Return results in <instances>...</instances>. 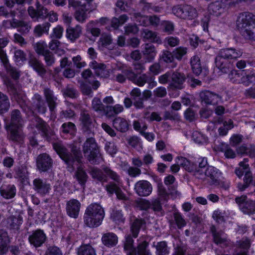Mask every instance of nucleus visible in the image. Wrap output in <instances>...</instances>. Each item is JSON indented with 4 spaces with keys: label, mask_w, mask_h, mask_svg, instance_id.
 Instances as JSON below:
<instances>
[{
    "label": "nucleus",
    "mask_w": 255,
    "mask_h": 255,
    "mask_svg": "<svg viewBox=\"0 0 255 255\" xmlns=\"http://www.w3.org/2000/svg\"><path fill=\"white\" fill-rule=\"evenodd\" d=\"M26 14V9L21 7H17L9 11L4 6H0V17L7 18L10 17V19L4 20L2 22L3 26L6 28H19L17 31L22 35L27 34L31 29V24L29 22L23 20L17 19V16L19 19L22 18Z\"/></svg>",
    "instance_id": "f257e3e1"
},
{
    "label": "nucleus",
    "mask_w": 255,
    "mask_h": 255,
    "mask_svg": "<svg viewBox=\"0 0 255 255\" xmlns=\"http://www.w3.org/2000/svg\"><path fill=\"white\" fill-rule=\"evenodd\" d=\"M242 54L243 52L241 50L234 48L222 49L215 58L216 66L221 73L227 74L233 69L232 60L240 57Z\"/></svg>",
    "instance_id": "f03ea898"
},
{
    "label": "nucleus",
    "mask_w": 255,
    "mask_h": 255,
    "mask_svg": "<svg viewBox=\"0 0 255 255\" xmlns=\"http://www.w3.org/2000/svg\"><path fill=\"white\" fill-rule=\"evenodd\" d=\"M236 24L245 39L255 41V15L250 12H241L238 16Z\"/></svg>",
    "instance_id": "7ed1b4c3"
},
{
    "label": "nucleus",
    "mask_w": 255,
    "mask_h": 255,
    "mask_svg": "<svg viewBox=\"0 0 255 255\" xmlns=\"http://www.w3.org/2000/svg\"><path fill=\"white\" fill-rule=\"evenodd\" d=\"M53 147L68 167H71L73 169L74 165L76 162L78 163L81 162L82 155L80 148L74 144L70 145V152L59 142L53 143Z\"/></svg>",
    "instance_id": "20e7f679"
},
{
    "label": "nucleus",
    "mask_w": 255,
    "mask_h": 255,
    "mask_svg": "<svg viewBox=\"0 0 255 255\" xmlns=\"http://www.w3.org/2000/svg\"><path fill=\"white\" fill-rule=\"evenodd\" d=\"M105 217L103 207L99 204L92 203L86 208L83 217L84 224L90 228H96L102 223Z\"/></svg>",
    "instance_id": "39448f33"
},
{
    "label": "nucleus",
    "mask_w": 255,
    "mask_h": 255,
    "mask_svg": "<svg viewBox=\"0 0 255 255\" xmlns=\"http://www.w3.org/2000/svg\"><path fill=\"white\" fill-rule=\"evenodd\" d=\"M83 152L91 164H99L103 160L99 147L93 137L87 139L83 146Z\"/></svg>",
    "instance_id": "423d86ee"
},
{
    "label": "nucleus",
    "mask_w": 255,
    "mask_h": 255,
    "mask_svg": "<svg viewBox=\"0 0 255 255\" xmlns=\"http://www.w3.org/2000/svg\"><path fill=\"white\" fill-rule=\"evenodd\" d=\"M176 162L177 164H173L170 167V170L173 173L178 172L180 169V165H181L189 172H194L195 171L194 175L198 178H201V176H203V174L200 173V170H196L194 165L186 158L178 157L176 158Z\"/></svg>",
    "instance_id": "0eeeda50"
},
{
    "label": "nucleus",
    "mask_w": 255,
    "mask_h": 255,
    "mask_svg": "<svg viewBox=\"0 0 255 255\" xmlns=\"http://www.w3.org/2000/svg\"><path fill=\"white\" fill-rule=\"evenodd\" d=\"M172 12L177 17L182 19H192L197 16L196 9L190 5L174 6Z\"/></svg>",
    "instance_id": "6e6552de"
},
{
    "label": "nucleus",
    "mask_w": 255,
    "mask_h": 255,
    "mask_svg": "<svg viewBox=\"0 0 255 255\" xmlns=\"http://www.w3.org/2000/svg\"><path fill=\"white\" fill-rule=\"evenodd\" d=\"M35 5V8L33 6H29L27 8V12L30 18L36 21L46 19L49 9L41 4L38 0L36 1Z\"/></svg>",
    "instance_id": "1a4fd4ad"
},
{
    "label": "nucleus",
    "mask_w": 255,
    "mask_h": 255,
    "mask_svg": "<svg viewBox=\"0 0 255 255\" xmlns=\"http://www.w3.org/2000/svg\"><path fill=\"white\" fill-rule=\"evenodd\" d=\"M4 83L10 94L13 95L14 100L17 101L21 108L25 111L27 107L25 104V95L17 90L15 85L10 79H6Z\"/></svg>",
    "instance_id": "9d476101"
},
{
    "label": "nucleus",
    "mask_w": 255,
    "mask_h": 255,
    "mask_svg": "<svg viewBox=\"0 0 255 255\" xmlns=\"http://www.w3.org/2000/svg\"><path fill=\"white\" fill-rule=\"evenodd\" d=\"M33 189L40 196L44 197L49 195L52 186L47 179L38 177L33 181Z\"/></svg>",
    "instance_id": "9b49d317"
},
{
    "label": "nucleus",
    "mask_w": 255,
    "mask_h": 255,
    "mask_svg": "<svg viewBox=\"0 0 255 255\" xmlns=\"http://www.w3.org/2000/svg\"><path fill=\"white\" fill-rule=\"evenodd\" d=\"M205 175L210 185H219L222 177V173L220 170L212 166H209L207 168Z\"/></svg>",
    "instance_id": "f8f14e48"
},
{
    "label": "nucleus",
    "mask_w": 255,
    "mask_h": 255,
    "mask_svg": "<svg viewBox=\"0 0 255 255\" xmlns=\"http://www.w3.org/2000/svg\"><path fill=\"white\" fill-rule=\"evenodd\" d=\"M104 173L106 174L107 178L108 177L112 180L113 182H110L106 185V190H111L114 186H123V181L120 176L115 171L112 170L109 167H104L103 168Z\"/></svg>",
    "instance_id": "ddd939ff"
},
{
    "label": "nucleus",
    "mask_w": 255,
    "mask_h": 255,
    "mask_svg": "<svg viewBox=\"0 0 255 255\" xmlns=\"http://www.w3.org/2000/svg\"><path fill=\"white\" fill-rule=\"evenodd\" d=\"M53 160L47 153L39 155L36 159V166L40 172H46L52 166Z\"/></svg>",
    "instance_id": "4468645a"
},
{
    "label": "nucleus",
    "mask_w": 255,
    "mask_h": 255,
    "mask_svg": "<svg viewBox=\"0 0 255 255\" xmlns=\"http://www.w3.org/2000/svg\"><path fill=\"white\" fill-rule=\"evenodd\" d=\"M186 79L184 73L177 71L173 72L171 74V80L168 87L172 90H181L184 88L183 85Z\"/></svg>",
    "instance_id": "2eb2a0df"
},
{
    "label": "nucleus",
    "mask_w": 255,
    "mask_h": 255,
    "mask_svg": "<svg viewBox=\"0 0 255 255\" xmlns=\"http://www.w3.org/2000/svg\"><path fill=\"white\" fill-rule=\"evenodd\" d=\"M43 91V95L49 111L53 114L55 112L56 107L58 105V98L54 95L53 91L49 88L44 87Z\"/></svg>",
    "instance_id": "dca6fc26"
},
{
    "label": "nucleus",
    "mask_w": 255,
    "mask_h": 255,
    "mask_svg": "<svg viewBox=\"0 0 255 255\" xmlns=\"http://www.w3.org/2000/svg\"><path fill=\"white\" fill-rule=\"evenodd\" d=\"M47 239L46 234L41 229H37L33 231L28 237L30 244L35 248L41 247L46 241Z\"/></svg>",
    "instance_id": "f3484780"
},
{
    "label": "nucleus",
    "mask_w": 255,
    "mask_h": 255,
    "mask_svg": "<svg viewBox=\"0 0 255 255\" xmlns=\"http://www.w3.org/2000/svg\"><path fill=\"white\" fill-rule=\"evenodd\" d=\"M199 97L201 102L206 105H216L222 100L220 95L208 90L201 92Z\"/></svg>",
    "instance_id": "a211bd4d"
},
{
    "label": "nucleus",
    "mask_w": 255,
    "mask_h": 255,
    "mask_svg": "<svg viewBox=\"0 0 255 255\" xmlns=\"http://www.w3.org/2000/svg\"><path fill=\"white\" fill-rule=\"evenodd\" d=\"M29 66L31 67L37 74L42 78H43L47 73L45 66L35 56H29L28 61Z\"/></svg>",
    "instance_id": "6ab92c4d"
},
{
    "label": "nucleus",
    "mask_w": 255,
    "mask_h": 255,
    "mask_svg": "<svg viewBox=\"0 0 255 255\" xmlns=\"http://www.w3.org/2000/svg\"><path fill=\"white\" fill-rule=\"evenodd\" d=\"M81 203L77 199H72L66 202V213L71 218L74 219L78 218Z\"/></svg>",
    "instance_id": "aec40b11"
},
{
    "label": "nucleus",
    "mask_w": 255,
    "mask_h": 255,
    "mask_svg": "<svg viewBox=\"0 0 255 255\" xmlns=\"http://www.w3.org/2000/svg\"><path fill=\"white\" fill-rule=\"evenodd\" d=\"M135 192L140 196H147L152 191L151 184L146 180H140L134 185Z\"/></svg>",
    "instance_id": "412c9836"
},
{
    "label": "nucleus",
    "mask_w": 255,
    "mask_h": 255,
    "mask_svg": "<svg viewBox=\"0 0 255 255\" xmlns=\"http://www.w3.org/2000/svg\"><path fill=\"white\" fill-rule=\"evenodd\" d=\"M32 106L33 109L39 114H44L47 111L45 102L39 94H35L32 98Z\"/></svg>",
    "instance_id": "4be33fe9"
},
{
    "label": "nucleus",
    "mask_w": 255,
    "mask_h": 255,
    "mask_svg": "<svg viewBox=\"0 0 255 255\" xmlns=\"http://www.w3.org/2000/svg\"><path fill=\"white\" fill-rule=\"evenodd\" d=\"M91 68L94 70L95 74L101 78H108L110 76V72L106 65L93 61L90 64Z\"/></svg>",
    "instance_id": "5701e85b"
},
{
    "label": "nucleus",
    "mask_w": 255,
    "mask_h": 255,
    "mask_svg": "<svg viewBox=\"0 0 255 255\" xmlns=\"http://www.w3.org/2000/svg\"><path fill=\"white\" fill-rule=\"evenodd\" d=\"M141 53L148 62L152 61L157 54L155 47L151 43H147L142 46Z\"/></svg>",
    "instance_id": "b1692460"
},
{
    "label": "nucleus",
    "mask_w": 255,
    "mask_h": 255,
    "mask_svg": "<svg viewBox=\"0 0 255 255\" xmlns=\"http://www.w3.org/2000/svg\"><path fill=\"white\" fill-rule=\"evenodd\" d=\"M7 137L14 142L21 143L25 138L21 128H7Z\"/></svg>",
    "instance_id": "393cba45"
},
{
    "label": "nucleus",
    "mask_w": 255,
    "mask_h": 255,
    "mask_svg": "<svg viewBox=\"0 0 255 255\" xmlns=\"http://www.w3.org/2000/svg\"><path fill=\"white\" fill-rule=\"evenodd\" d=\"M137 241L138 243L135 248L137 255H152L148 249L149 242L147 241L145 237H140Z\"/></svg>",
    "instance_id": "a878e982"
},
{
    "label": "nucleus",
    "mask_w": 255,
    "mask_h": 255,
    "mask_svg": "<svg viewBox=\"0 0 255 255\" xmlns=\"http://www.w3.org/2000/svg\"><path fill=\"white\" fill-rule=\"evenodd\" d=\"M24 120L21 117L20 112L18 110H14L11 112V119L9 125L5 128H21L23 126Z\"/></svg>",
    "instance_id": "bb28decb"
},
{
    "label": "nucleus",
    "mask_w": 255,
    "mask_h": 255,
    "mask_svg": "<svg viewBox=\"0 0 255 255\" xmlns=\"http://www.w3.org/2000/svg\"><path fill=\"white\" fill-rule=\"evenodd\" d=\"M141 36L144 41H149L157 44L162 43L161 38L155 31L147 29H143L141 32Z\"/></svg>",
    "instance_id": "cd10ccee"
},
{
    "label": "nucleus",
    "mask_w": 255,
    "mask_h": 255,
    "mask_svg": "<svg viewBox=\"0 0 255 255\" xmlns=\"http://www.w3.org/2000/svg\"><path fill=\"white\" fill-rule=\"evenodd\" d=\"M4 67L5 68L7 73L14 81H17L20 76L21 72L16 68L11 66L9 60L6 59L1 61Z\"/></svg>",
    "instance_id": "c85d7f7f"
},
{
    "label": "nucleus",
    "mask_w": 255,
    "mask_h": 255,
    "mask_svg": "<svg viewBox=\"0 0 255 255\" xmlns=\"http://www.w3.org/2000/svg\"><path fill=\"white\" fill-rule=\"evenodd\" d=\"M16 190L14 185H2L0 188V194L4 199H10L15 196Z\"/></svg>",
    "instance_id": "c756f323"
},
{
    "label": "nucleus",
    "mask_w": 255,
    "mask_h": 255,
    "mask_svg": "<svg viewBox=\"0 0 255 255\" xmlns=\"http://www.w3.org/2000/svg\"><path fill=\"white\" fill-rule=\"evenodd\" d=\"M82 33V27L79 25L75 27L69 26L66 29V37L72 42L75 41L80 36Z\"/></svg>",
    "instance_id": "7c9ffc66"
},
{
    "label": "nucleus",
    "mask_w": 255,
    "mask_h": 255,
    "mask_svg": "<svg viewBox=\"0 0 255 255\" xmlns=\"http://www.w3.org/2000/svg\"><path fill=\"white\" fill-rule=\"evenodd\" d=\"M103 244L108 247H113L118 243V237L113 233H107L103 234L102 237Z\"/></svg>",
    "instance_id": "2f4dec72"
},
{
    "label": "nucleus",
    "mask_w": 255,
    "mask_h": 255,
    "mask_svg": "<svg viewBox=\"0 0 255 255\" xmlns=\"http://www.w3.org/2000/svg\"><path fill=\"white\" fill-rule=\"evenodd\" d=\"M80 120L85 128L95 127L97 126L95 120L92 119L86 111H83L81 114Z\"/></svg>",
    "instance_id": "473e14b6"
},
{
    "label": "nucleus",
    "mask_w": 255,
    "mask_h": 255,
    "mask_svg": "<svg viewBox=\"0 0 255 255\" xmlns=\"http://www.w3.org/2000/svg\"><path fill=\"white\" fill-rule=\"evenodd\" d=\"M253 177L251 172H247L245 173L243 179V183H239L238 184V188L240 191H244L249 186L254 185Z\"/></svg>",
    "instance_id": "72a5a7b5"
},
{
    "label": "nucleus",
    "mask_w": 255,
    "mask_h": 255,
    "mask_svg": "<svg viewBox=\"0 0 255 255\" xmlns=\"http://www.w3.org/2000/svg\"><path fill=\"white\" fill-rule=\"evenodd\" d=\"M89 173L93 178L102 183L107 182L108 181L106 174L103 169L101 170L97 167H92Z\"/></svg>",
    "instance_id": "f704fd0d"
},
{
    "label": "nucleus",
    "mask_w": 255,
    "mask_h": 255,
    "mask_svg": "<svg viewBox=\"0 0 255 255\" xmlns=\"http://www.w3.org/2000/svg\"><path fill=\"white\" fill-rule=\"evenodd\" d=\"M7 224L8 227L13 230H18L23 222V218L21 216H11L7 219Z\"/></svg>",
    "instance_id": "c9c22d12"
},
{
    "label": "nucleus",
    "mask_w": 255,
    "mask_h": 255,
    "mask_svg": "<svg viewBox=\"0 0 255 255\" xmlns=\"http://www.w3.org/2000/svg\"><path fill=\"white\" fill-rule=\"evenodd\" d=\"M210 230L213 237L214 242L216 244L221 245L226 243L227 239L224 237L222 231H217L214 226L211 227Z\"/></svg>",
    "instance_id": "e433bc0d"
},
{
    "label": "nucleus",
    "mask_w": 255,
    "mask_h": 255,
    "mask_svg": "<svg viewBox=\"0 0 255 255\" xmlns=\"http://www.w3.org/2000/svg\"><path fill=\"white\" fill-rule=\"evenodd\" d=\"M134 241L130 235L126 237V241L124 244V250L126 251L127 255H137L136 249L133 247Z\"/></svg>",
    "instance_id": "4c0bfd02"
},
{
    "label": "nucleus",
    "mask_w": 255,
    "mask_h": 255,
    "mask_svg": "<svg viewBox=\"0 0 255 255\" xmlns=\"http://www.w3.org/2000/svg\"><path fill=\"white\" fill-rule=\"evenodd\" d=\"M51 25L50 23L48 21L37 24L33 30L34 34L38 37L41 36L43 34H48Z\"/></svg>",
    "instance_id": "58836bf2"
},
{
    "label": "nucleus",
    "mask_w": 255,
    "mask_h": 255,
    "mask_svg": "<svg viewBox=\"0 0 255 255\" xmlns=\"http://www.w3.org/2000/svg\"><path fill=\"white\" fill-rule=\"evenodd\" d=\"M144 224L145 222L142 219H136L131 224L130 230L133 238H136L138 237L140 228Z\"/></svg>",
    "instance_id": "ea45409f"
},
{
    "label": "nucleus",
    "mask_w": 255,
    "mask_h": 255,
    "mask_svg": "<svg viewBox=\"0 0 255 255\" xmlns=\"http://www.w3.org/2000/svg\"><path fill=\"white\" fill-rule=\"evenodd\" d=\"M10 106V101L8 96L0 92V114H3L8 112Z\"/></svg>",
    "instance_id": "a19ab883"
},
{
    "label": "nucleus",
    "mask_w": 255,
    "mask_h": 255,
    "mask_svg": "<svg viewBox=\"0 0 255 255\" xmlns=\"http://www.w3.org/2000/svg\"><path fill=\"white\" fill-rule=\"evenodd\" d=\"M190 63L193 73L196 75H199L202 72L200 57L197 55H194L191 58Z\"/></svg>",
    "instance_id": "79ce46f5"
},
{
    "label": "nucleus",
    "mask_w": 255,
    "mask_h": 255,
    "mask_svg": "<svg viewBox=\"0 0 255 255\" xmlns=\"http://www.w3.org/2000/svg\"><path fill=\"white\" fill-rule=\"evenodd\" d=\"M75 177L79 183L82 186H84L88 178V175L86 172L81 166L77 168Z\"/></svg>",
    "instance_id": "37998d69"
},
{
    "label": "nucleus",
    "mask_w": 255,
    "mask_h": 255,
    "mask_svg": "<svg viewBox=\"0 0 255 255\" xmlns=\"http://www.w3.org/2000/svg\"><path fill=\"white\" fill-rule=\"evenodd\" d=\"M80 84L79 88L81 92L84 95L88 96L90 97H92V90L90 86V82L87 81H79Z\"/></svg>",
    "instance_id": "c03bdc74"
},
{
    "label": "nucleus",
    "mask_w": 255,
    "mask_h": 255,
    "mask_svg": "<svg viewBox=\"0 0 255 255\" xmlns=\"http://www.w3.org/2000/svg\"><path fill=\"white\" fill-rule=\"evenodd\" d=\"M77 255H96L94 249L90 245H82L79 248Z\"/></svg>",
    "instance_id": "a18cd8bd"
},
{
    "label": "nucleus",
    "mask_w": 255,
    "mask_h": 255,
    "mask_svg": "<svg viewBox=\"0 0 255 255\" xmlns=\"http://www.w3.org/2000/svg\"><path fill=\"white\" fill-rule=\"evenodd\" d=\"M122 186H114V187L112 188L111 190H109V189H108L106 191L110 195H113L115 193L117 198L120 200H127L128 198L121 189Z\"/></svg>",
    "instance_id": "49530a36"
},
{
    "label": "nucleus",
    "mask_w": 255,
    "mask_h": 255,
    "mask_svg": "<svg viewBox=\"0 0 255 255\" xmlns=\"http://www.w3.org/2000/svg\"><path fill=\"white\" fill-rule=\"evenodd\" d=\"M135 20L141 25L148 26L150 25L149 16L142 15L139 12H136L133 14Z\"/></svg>",
    "instance_id": "de8ad7c7"
},
{
    "label": "nucleus",
    "mask_w": 255,
    "mask_h": 255,
    "mask_svg": "<svg viewBox=\"0 0 255 255\" xmlns=\"http://www.w3.org/2000/svg\"><path fill=\"white\" fill-rule=\"evenodd\" d=\"M228 75V78L233 83L240 84L243 71H239L236 70H231Z\"/></svg>",
    "instance_id": "09e8293b"
},
{
    "label": "nucleus",
    "mask_w": 255,
    "mask_h": 255,
    "mask_svg": "<svg viewBox=\"0 0 255 255\" xmlns=\"http://www.w3.org/2000/svg\"><path fill=\"white\" fill-rule=\"evenodd\" d=\"M64 97L75 98L78 95V91L71 85H68L65 88L62 90Z\"/></svg>",
    "instance_id": "8fccbe9b"
},
{
    "label": "nucleus",
    "mask_w": 255,
    "mask_h": 255,
    "mask_svg": "<svg viewBox=\"0 0 255 255\" xmlns=\"http://www.w3.org/2000/svg\"><path fill=\"white\" fill-rule=\"evenodd\" d=\"M9 39L7 37L0 38V60L2 61L7 59V56L3 48L6 46L9 43Z\"/></svg>",
    "instance_id": "3c124183"
},
{
    "label": "nucleus",
    "mask_w": 255,
    "mask_h": 255,
    "mask_svg": "<svg viewBox=\"0 0 255 255\" xmlns=\"http://www.w3.org/2000/svg\"><path fill=\"white\" fill-rule=\"evenodd\" d=\"M155 248L157 255H166L169 253L167 243L165 241L158 242Z\"/></svg>",
    "instance_id": "603ef678"
},
{
    "label": "nucleus",
    "mask_w": 255,
    "mask_h": 255,
    "mask_svg": "<svg viewBox=\"0 0 255 255\" xmlns=\"http://www.w3.org/2000/svg\"><path fill=\"white\" fill-rule=\"evenodd\" d=\"M14 59L16 63L22 64L27 60L26 54L22 50L15 49L14 51Z\"/></svg>",
    "instance_id": "864d4df0"
},
{
    "label": "nucleus",
    "mask_w": 255,
    "mask_h": 255,
    "mask_svg": "<svg viewBox=\"0 0 255 255\" xmlns=\"http://www.w3.org/2000/svg\"><path fill=\"white\" fill-rule=\"evenodd\" d=\"M6 233L3 231H0V255L5 254L7 251V244L5 239Z\"/></svg>",
    "instance_id": "5fc2aeb1"
},
{
    "label": "nucleus",
    "mask_w": 255,
    "mask_h": 255,
    "mask_svg": "<svg viewBox=\"0 0 255 255\" xmlns=\"http://www.w3.org/2000/svg\"><path fill=\"white\" fill-rule=\"evenodd\" d=\"M252 83L255 84V74L245 75L244 71H243L240 84L248 86Z\"/></svg>",
    "instance_id": "6e6d98bb"
},
{
    "label": "nucleus",
    "mask_w": 255,
    "mask_h": 255,
    "mask_svg": "<svg viewBox=\"0 0 255 255\" xmlns=\"http://www.w3.org/2000/svg\"><path fill=\"white\" fill-rule=\"evenodd\" d=\"M173 217L175 223L179 229L185 227L187 223L184 219L183 215L179 212H175L173 214Z\"/></svg>",
    "instance_id": "4d7b16f0"
},
{
    "label": "nucleus",
    "mask_w": 255,
    "mask_h": 255,
    "mask_svg": "<svg viewBox=\"0 0 255 255\" xmlns=\"http://www.w3.org/2000/svg\"><path fill=\"white\" fill-rule=\"evenodd\" d=\"M47 45L44 41L38 42L34 45L35 52L40 55H43L47 51H49L47 49Z\"/></svg>",
    "instance_id": "13d9d810"
},
{
    "label": "nucleus",
    "mask_w": 255,
    "mask_h": 255,
    "mask_svg": "<svg viewBox=\"0 0 255 255\" xmlns=\"http://www.w3.org/2000/svg\"><path fill=\"white\" fill-rule=\"evenodd\" d=\"M221 4L219 1L211 3L208 6V11L210 14L218 16L221 13Z\"/></svg>",
    "instance_id": "bf43d9fd"
},
{
    "label": "nucleus",
    "mask_w": 255,
    "mask_h": 255,
    "mask_svg": "<svg viewBox=\"0 0 255 255\" xmlns=\"http://www.w3.org/2000/svg\"><path fill=\"white\" fill-rule=\"evenodd\" d=\"M254 0H236L230 2L229 5L231 6L238 7L242 8L250 5Z\"/></svg>",
    "instance_id": "052dcab7"
},
{
    "label": "nucleus",
    "mask_w": 255,
    "mask_h": 255,
    "mask_svg": "<svg viewBox=\"0 0 255 255\" xmlns=\"http://www.w3.org/2000/svg\"><path fill=\"white\" fill-rule=\"evenodd\" d=\"M174 54L168 50H164L160 56V59L166 63H172L174 61Z\"/></svg>",
    "instance_id": "680f3d73"
},
{
    "label": "nucleus",
    "mask_w": 255,
    "mask_h": 255,
    "mask_svg": "<svg viewBox=\"0 0 255 255\" xmlns=\"http://www.w3.org/2000/svg\"><path fill=\"white\" fill-rule=\"evenodd\" d=\"M221 151L224 153L225 156L227 158H234L236 157L235 152L227 144H222Z\"/></svg>",
    "instance_id": "e2e57ef3"
},
{
    "label": "nucleus",
    "mask_w": 255,
    "mask_h": 255,
    "mask_svg": "<svg viewBox=\"0 0 255 255\" xmlns=\"http://www.w3.org/2000/svg\"><path fill=\"white\" fill-rule=\"evenodd\" d=\"M113 126L114 128H128L129 123L125 119L118 117L113 120Z\"/></svg>",
    "instance_id": "0e129e2a"
},
{
    "label": "nucleus",
    "mask_w": 255,
    "mask_h": 255,
    "mask_svg": "<svg viewBox=\"0 0 255 255\" xmlns=\"http://www.w3.org/2000/svg\"><path fill=\"white\" fill-rule=\"evenodd\" d=\"M92 107L96 112H103L105 110V106L102 104L101 100L97 97L93 99Z\"/></svg>",
    "instance_id": "69168bd1"
},
{
    "label": "nucleus",
    "mask_w": 255,
    "mask_h": 255,
    "mask_svg": "<svg viewBox=\"0 0 255 255\" xmlns=\"http://www.w3.org/2000/svg\"><path fill=\"white\" fill-rule=\"evenodd\" d=\"M46 67H51L55 63V59L54 54L51 51H47L43 55Z\"/></svg>",
    "instance_id": "338daca9"
},
{
    "label": "nucleus",
    "mask_w": 255,
    "mask_h": 255,
    "mask_svg": "<svg viewBox=\"0 0 255 255\" xmlns=\"http://www.w3.org/2000/svg\"><path fill=\"white\" fill-rule=\"evenodd\" d=\"M128 144L132 147L139 149L142 148V143L140 140V139L136 136H132L129 138L128 139Z\"/></svg>",
    "instance_id": "774afa93"
}]
</instances>
